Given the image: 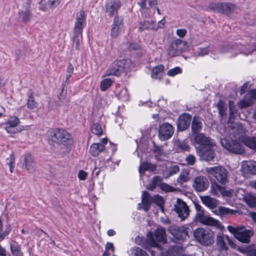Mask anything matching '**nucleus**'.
Returning <instances> with one entry per match:
<instances>
[{"instance_id":"obj_31","label":"nucleus","mask_w":256,"mask_h":256,"mask_svg":"<svg viewBox=\"0 0 256 256\" xmlns=\"http://www.w3.org/2000/svg\"><path fill=\"white\" fill-rule=\"evenodd\" d=\"M236 8V6L232 4L222 2L221 14H230L235 10Z\"/></svg>"},{"instance_id":"obj_23","label":"nucleus","mask_w":256,"mask_h":256,"mask_svg":"<svg viewBox=\"0 0 256 256\" xmlns=\"http://www.w3.org/2000/svg\"><path fill=\"white\" fill-rule=\"evenodd\" d=\"M122 19L118 16H115L110 30V36L112 38H116L118 36L122 28Z\"/></svg>"},{"instance_id":"obj_1","label":"nucleus","mask_w":256,"mask_h":256,"mask_svg":"<svg viewBox=\"0 0 256 256\" xmlns=\"http://www.w3.org/2000/svg\"><path fill=\"white\" fill-rule=\"evenodd\" d=\"M194 207L196 211L194 218L195 222H200L204 225L214 226L217 228H221L220 222L212 217L206 216L204 210L198 204L195 203Z\"/></svg>"},{"instance_id":"obj_37","label":"nucleus","mask_w":256,"mask_h":256,"mask_svg":"<svg viewBox=\"0 0 256 256\" xmlns=\"http://www.w3.org/2000/svg\"><path fill=\"white\" fill-rule=\"evenodd\" d=\"M156 169V166L154 164L142 162L139 167V172L141 174L146 170L154 171Z\"/></svg>"},{"instance_id":"obj_48","label":"nucleus","mask_w":256,"mask_h":256,"mask_svg":"<svg viewBox=\"0 0 256 256\" xmlns=\"http://www.w3.org/2000/svg\"><path fill=\"white\" fill-rule=\"evenodd\" d=\"M210 51V47H206L204 48H198L197 50V55L198 56H204L208 54Z\"/></svg>"},{"instance_id":"obj_43","label":"nucleus","mask_w":256,"mask_h":256,"mask_svg":"<svg viewBox=\"0 0 256 256\" xmlns=\"http://www.w3.org/2000/svg\"><path fill=\"white\" fill-rule=\"evenodd\" d=\"M92 132L98 136H101L103 132V130L102 126L98 123L94 124L91 127Z\"/></svg>"},{"instance_id":"obj_21","label":"nucleus","mask_w":256,"mask_h":256,"mask_svg":"<svg viewBox=\"0 0 256 256\" xmlns=\"http://www.w3.org/2000/svg\"><path fill=\"white\" fill-rule=\"evenodd\" d=\"M192 116L188 114L180 115L177 121V128L178 130L183 131L187 129L190 124Z\"/></svg>"},{"instance_id":"obj_59","label":"nucleus","mask_w":256,"mask_h":256,"mask_svg":"<svg viewBox=\"0 0 256 256\" xmlns=\"http://www.w3.org/2000/svg\"><path fill=\"white\" fill-rule=\"evenodd\" d=\"M88 176V173L83 170L79 171L78 174V178L81 180H84Z\"/></svg>"},{"instance_id":"obj_45","label":"nucleus","mask_w":256,"mask_h":256,"mask_svg":"<svg viewBox=\"0 0 256 256\" xmlns=\"http://www.w3.org/2000/svg\"><path fill=\"white\" fill-rule=\"evenodd\" d=\"M132 254L134 256H148L146 251L138 247H134L131 250Z\"/></svg>"},{"instance_id":"obj_9","label":"nucleus","mask_w":256,"mask_h":256,"mask_svg":"<svg viewBox=\"0 0 256 256\" xmlns=\"http://www.w3.org/2000/svg\"><path fill=\"white\" fill-rule=\"evenodd\" d=\"M212 145H198L196 147L197 153L200 158L206 161H210L214 156Z\"/></svg>"},{"instance_id":"obj_6","label":"nucleus","mask_w":256,"mask_h":256,"mask_svg":"<svg viewBox=\"0 0 256 256\" xmlns=\"http://www.w3.org/2000/svg\"><path fill=\"white\" fill-rule=\"evenodd\" d=\"M188 47V45L186 42L176 39L170 44L168 50V54L172 57L178 56L186 51Z\"/></svg>"},{"instance_id":"obj_40","label":"nucleus","mask_w":256,"mask_h":256,"mask_svg":"<svg viewBox=\"0 0 256 256\" xmlns=\"http://www.w3.org/2000/svg\"><path fill=\"white\" fill-rule=\"evenodd\" d=\"M222 2H211L207 7L206 10L221 13Z\"/></svg>"},{"instance_id":"obj_63","label":"nucleus","mask_w":256,"mask_h":256,"mask_svg":"<svg viewBox=\"0 0 256 256\" xmlns=\"http://www.w3.org/2000/svg\"><path fill=\"white\" fill-rule=\"evenodd\" d=\"M228 105H229V110H230V113L231 114H234L235 111V108H234V102H232V100L229 101Z\"/></svg>"},{"instance_id":"obj_26","label":"nucleus","mask_w":256,"mask_h":256,"mask_svg":"<svg viewBox=\"0 0 256 256\" xmlns=\"http://www.w3.org/2000/svg\"><path fill=\"white\" fill-rule=\"evenodd\" d=\"M241 169L244 172L256 175V162L243 161L241 164Z\"/></svg>"},{"instance_id":"obj_14","label":"nucleus","mask_w":256,"mask_h":256,"mask_svg":"<svg viewBox=\"0 0 256 256\" xmlns=\"http://www.w3.org/2000/svg\"><path fill=\"white\" fill-rule=\"evenodd\" d=\"M168 231L174 238L178 240L185 239L188 234V228L186 227L171 226L168 228Z\"/></svg>"},{"instance_id":"obj_28","label":"nucleus","mask_w":256,"mask_h":256,"mask_svg":"<svg viewBox=\"0 0 256 256\" xmlns=\"http://www.w3.org/2000/svg\"><path fill=\"white\" fill-rule=\"evenodd\" d=\"M30 2L31 1L29 0L28 2V6L26 8L25 10H22L19 12L20 18L22 20V21L24 22L29 21L31 19L32 16V13L30 9Z\"/></svg>"},{"instance_id":"obj_30","label":"nucleus","mask_w":256,"mask_h":256,"mask_svg":"<svg viewBox=\"0 0 256 256\" xmlns=\"http://www.w3.org/2000/svg\"><path fill=\"white\" fill-rule=\"evenodd\" d=\"M202 203L210 209L214 208L216 206V201L208 196H203L200 197Z\"/></svg>"},{"instance_id":"obj_18","label":"nucleus","mask_w":256,"mask_h":256,"mask_svg":"<svg viewBox=\"0 0 256 256\" xmlns=\"http://www.w3.org/2000/svg\"><path fill=\"white\" fill-rule=\"evenodd\" d=\"M209 185L208 180L203 176H198L194 179L192 186L198 192H203Z\"/></svg>"},{"instance_id":"obj_11","label":"nucleus","mask_w":256,"mask_h":256,"mask_svg":"<svg viewBox=\"0 0 256 256\" xmlns=\"http://www.w3.org/2000/svg\"><path fill=\"white\" fill-rule=\"evenodd\" d=\"M224 148L232 154H244L246 148H250L256 152V145H222Z\"/></svg>"},{"instance_id":"obj_35","label":"nucleus","mask_w":256,"mask_h":256,"mask_svg":"<svg viewBox=\"0 0 256 256\" xmlns=\"http://www.w3.org/2000/svg\"><path fill=\"white\" fill-rule=\"evenodd\" d=\"M224 239H226V236H224L222 233H220L216 236V241L217 245L220 250H226L228 248L224 242Z\"/></svg>"},{"instance_id":"obj_29","label":"nucleus","mask_w":256,"mask_h":256,"mask_svg":"<svg viewBox=\"0 0 256 256\" xmlns=\"http://www.w3.org/2000/svg\"><path fill=\"white\" fill-rule=\"evenodd\" d=\"M164 67L162 64H160L153 68L152 77L155 79H160L163 76Z\"/></svg>"},{"instance_id":"obj_15","label":"nucleus","mask_w":256,"mask_h":256,"mask_svg":"<svg viewBox=\"0 0 256 256\" xmlns=\"http://www.w3.org/2000/svg\"><path fill=\"white\" fill-rule=\"evenodd\" d=\"M124 68V60H120L113 62L107 70L108 75L119 76Z\"/></svg>"},{"instance_id":"obj_42","label":"nucleus","mask_w":256,"mask_h":256,"mask_svg":"<svg viewBox=\"0 0 256 256\" xmlns=\"http://www.w3.org/2000/svg\"><path fill=\"white\" fill-rule=\"evenodd\" d=\"M6 164L9 166L10 172H13L15 167V156L13 153L10 154L9 157L6 159Z\"/></svg>"},{"instance_id":"obj_50","label":"nucleus","mask_w":256,"mask_h":256,"mask_svg":"<svg viewBox=\"0 0 256 256\" xmlns=\"http://www.w3.org/2000/svg\"><path fill=\"white\" fill-rule=\"evenodd\" d=\"M181 72V70L179 67H176L173 68L170 70L168 72L167 74L170 76H174L178 74Z\"/></svg>"},{"instance_id":"obj_41","label":"nucleus","mask_w":256,"mask_h":256,"mask_svg":"<svg viewBox=\"0 0 256 256\" xmlns=\"http://www.w3.org/2000/svg\"><path fill=\"white\" fill-rule=\"evenodd\" d=\"M82 40V34L73 32L72 44L76 50H79L80 42Z\"/></svg>"},{"instance_id":"obj_60","label":"nucleus","mask_w":256,"mask_h":256,"mask_svg":"<svg viewBox=\"0 0 256 256\" xmlns=\"http://www.w3.org/2000/svg\"><path fill=\"white\" fill-rule=\"evenodd\" d=\"M140 45L136 42H132L128 46V48L130 50H138L140 48Z\"/></svg>"},{"instance_id":"obj_44","label":"nucleus","mask_w":256,"mask_h":256,"mask_svg":"<svg viewBox=\"0 0 256 256\" xmlns=\"http://www.w3.org/2000/svg\"><path fill=\"white\" fill-rule=\"evenodd\" d=\"M112 80L110 78H104L100 82V89L102 91L108 90L112 84Z\"/></svg>"},{"instance_id":"obj_2","label":"nucleus","mask_w":256,"mask_h":256,"mask_svg":"<svg viewBox=\"0 0 256 256\" xmlns=\"http://www.w3.org/2000/svg\"><path fill=\"white\" fill-rule=\"evenodd\" d=\"M227 228L234 238L242 243H249L250 237L254 234L252 230H246L244 226L236 227L228 226Z\"/></svg>"},{"instance_id":"obj_53","label":"nucleus","mask_w":256,"mask_h":256,"mask_svg":"<svg viewBox=\"0 0 256 256\" xmlns=\"http://www.w3.org/2000/svg\"><path fill=\"white\" fill-rule=\"evenodd\" d=\"M74 72V67L72 64H70L67 68L66 76V82H68L70 78L72 76Z\"/></svg>"},{"instance_id":"obj_33","label":"nucleus","mask_w":256,"mask_h":256,"mask_svg":"<svg viewBox=\"0 0 256 256\" xmlns=\"http://www.w3.org/2000/svg\"><path fill=\"white\" fill-rule=\"evenodd\" d=\"M105 150L104 145H90L89 152L94 156H96Z\"/></svg>"},{"instance_id":"obj_22","label":"nucleus","mask_w":256,"mask_h":256,"mask_svg":"<svg viewBox=\"0 0 256 256\" xmlns=\"http://www.w3.org/2000/svg\"><path fill=\"white\" fill-rule=\"evenodd\" d=\"M256 99V90H250L244 97V99L238 103L240 108L248 107L253 103V100Z\"/></svg>"},{"instance_id":"obj_24","label":"nucleus","mask_w":256,"mask_h":256,"mask_svg":"<svg viewBox=\"0 0 256 256\" xmlns=\"http://www.w3.org/2000/svg\"><path fill=\"white\" fill-rule=\"evenodd\" d=\"M196 144H213L210 138L202 133H194L190 137Z\"/></svg>"},{"instance_id":"obj_39","label":"nucleus","mask_w":256,"mask_h":256,"mask_svg":"<svg viewBox=\"0 0 256 256\" xmlns=\"http://www.w3.org/2000/svg\"><path fill=\"white\" fill-rule=\"evenodd\" d=\"M244 200L250 207L256 206V196L252 194H246L244 196Z\"/></svg>"},{"instance_id":"obj_4","label":"nucleus","mask_w":256,"mask_h":256,"mask_svg":"<svg viewBox=\"0 0 256 256\" xmlns=\"http://www.w3.org/2000/svg\"><path fill=\"white\" fill-rule=\"evenodd\" d=\"M205 172L213 176L222 184H225L228 182L229 172L223 166H218L206 168Z\"/></svg>"},{"instance_id":"obj_54","label":"nucleus","mask_w":256,"mask_h":256,"mask_svg":"<svg viewBox=\"0 0 256 256\" xmlns=\"http://www.w3.org/2000/svg\"><path fill=\"white\" fill-rule=\"evenodd\" d=\"M218 106L220 114L222 116L224 114L226 109V108L224 106V104L222 102V101L220 100L218 104Z\"/></svg>"},{"instance_id":"obj_36","label":"nucleus","mask_w":256,"mask_h":256,"mask_svg":"<svg viewBox=\"0 0 256 256\" xmlns=\"http://www.w3.org/2000/svg\"><path fill=\"white\" fill-rule=\"evenodd\" d=\"M26 104L28 108L30 109L36 108L38 105V102L35 100V99L33 96L32 92L30 90L28 92Z\"/></svg>"},{"instance_id":"obj_52","label":"nucleus","mask_w":256,"mask_h":256,"mask_svg":"<svg viewBox=\"0 0 256 256\" xmlns=\"http://www.w3.org/2000/svg\"><path fill=\"white\" fill-rule=\"evenodd\" d=\"M179 167L178 166H174L169 167L168 168V172L169 174L168 176L177 173L179 171Z\"/></svg>"},{"instance_id":"obj_13","label":"nucleus","mask_w":256,"mask_h":256,"mask_svg":"<svg viewBox=\"0 0 256 256\" xmlns=\"http://www.w3.org/2000/svg\"><path fill=\"white\" fill-rule=\"evenodd\" d=\"M20 164H22V168L27 170L30 171L35 168V159L30 153H26L22 156Z\"/></svg>"},{"instance_id":"obj_38","label":"nucleus","mask_w":256,"mask_h":256,"mask_svg":"<svg viewBox=\"0 0 256 256\" xmlns=\"http://www.w3.org/2000/svg\"><path fill=\"white\" fill-rule=\"evenodd\" d=\"M224 186H221L216 182L212 183L210 186V192L214 196H218L220 194H221V192Z\"/></svg>"},{"instance_id":"obj_7","label":"nucleus","mask_w":256,"mask_h":256,"mask_svg":"<svg viewBox=\"0 0 256 256\" xmlns=\"http://www.w3.org/2000/svg\"><path fill=\"white\" fill-rule=\"evenodd\" d=\"M152 202H154L159 206L163 211V209L162 208V206L164 203L162 197L159 195H155L152 197L147 192H144L142 195V204L144 210L148 211L149 210L150 206Z\"/></svg>"},{"instance_id":"obj_17","label":"nucleus","mask_w":256,"mask_h":256,"mask_svg":"<svg viewBox=\"0 0 256 256\" xmlns=\"http://www.w3.org/2000/svg\"><path fill=\"white\" fill-rule=\"evenodd\" d=\"M86 15L83 10H81L78 14L74 23L73 32L82 34L83 28L86 26Z\"/></svg>"},{"instance_id":"obj_49","label":"nucleus","mask_w":256,"mask_h":256,"mask_svg":"<svg viewBox=\"0 0 256 256\" xmlns=\"http://www.w3.org/2000/svg\"><path fill=\"white\" fill-rule=\"evenodd\" d=\"M107 251H111L112 253L114 252V248L113 244L111 242H107L106 246V250L103 254V256H108L110 254H107Z\"/></svg>"},{"instance_id":"obj_51","label":"nucleus","mask_w":256,"mask_h":256,"mask_svg":"<svg viewBox=\"0 0 256 256\" xmlns=\"http://www.w3.org/2000/svg\"><path fill=\"white\" fill-rule=\"evenodd\" d=\"M64 0H48V4L50 8L56 6L64 3Z\"/></svg>"},{"instance_id":"obj_16","label":"nucleus","mask_w":256,"mask_h":256,"mask_svg":"<svg viewBox=\"0 0 256 256\" xmlns=\"http://www.w3.org/2000/svg\"><path fill=\"white\" fill-rule=\"evenodd\" d=\"M20 121L16 116H10L6 123V130L9 134H16L20 132L22 129L18 128Z\"/></svg>"},{"instance_id":"obj_58","label":"nucleus","mask_w":256,"mask_h":256,"mask_svg":"<svg viewBox=\"0 0 256 256\" xmlns=\"http://www.w3.org/2000/svg\"><path fill=\"white\" fill-rule=\"evenodd\" d=\"M186 161L188 164L193 165L195 163L196 158L193 155L190 154L186 158Z\"/></svg>"},{"instance_id":"obj_12","label":"nucleus","mask_w":256,"mask_h":256,"mask_svg":"<svg viewBox=\"0 0 256 256\" xmlns=\"http://www.w3.org/2000/svg\"><path fill=\"white\" fill-rule=\"evenodd\" d=\"M174 210L182 220H184L189 215V208L185 202L180 198L176 200L174 204Z\"/></svg>"},{"instance_id":"obj_56","label":"nucleus","mask_w":256,"mask_h":256,"mask_svg":"<svg viewBox=\"0 0 256 256\" xmlns=\"http://www.w3.org/2000/svg\"><path fill=\"white\" fill-rule=\"evenodd\" d=\"M233 190H226L224 187L222 190L221 192V195L224 197H231L232 195Z\"/></svg>"},{"instance_id":"obj_5","label":"nucleus","mask_w":256,"mask_h":256,"mask_svg":"<svg viewBox=\"0 0 256 256\" xmlns=\"http://www.w3.org/2000/svg\"><path fill=\"white\" fill-rule=\"evenodd\" d=\"M194 234L196 240L204 246L210 245L214 242V234L208 229L198 228L194 232Z\"/></svg>"},{"instance_id":"obj_27","label":"nucleus","mask_w":256,"mask_h":256,"mask_svg":"<svg viewBox=\"0 0 256 256\" xmlns=\"http://www.w3.org/2000/svg\"><path fill=\"white\" fill-rule=\"evenodd\" d=\"M116 96L123 102H127L129 100L130 96L128 90L125 88L118 87L116 90Z\"/></svg>"},{"instance_id":"obj_34","label":"nucleus","mask_w":256,"mask_h":256,"mask_svg":"<svg viewBox=\"0 0 256 256\" xmlns=\"http://www.w3.org/2000/svg\"><path fill=\"white\" fill-rule=\"evenodd\" d=\"M190 176L189 171L188 170H184L180 173L177 182L180 184H182L183 183L190 180Z\"/></svg>"},{"instance_id":"obj_25","label":"nucleus","mask_w":256,"mask_h":256,"mask_svg":"<svg viewBox=\"0 0 256 256\" xmlns=\"http://www.w3.org/2000/svg\"><path fill=\"white\" fill-rule=\"evenodd\" d=\"M138 31L141 32L144 30H157L156 24L153 20H144L140 22L138 24Z\"/></svg>"},{"instance_id":"obj_8","label":"nucleus","mask_w":256,"mask_h":256,"mask_svg":"<svg viewBox=\"0 0 256 256\" xmlns=\"http://www.w3.org/2000/svg\"><path fill=\"white\" fill-rule=\"evenodd\" d=\"M253 50L252 48H244V46L238 44L235 46H223L219 50V52L221 54L230 53L229 56L232 57L234 56L241 52L248 55L251 54Z\"/></svg>"},{"instance_id":"obj_46","label":"nucleus","mask_w":256,"mask_h":256,"mask_svg":"<svg viewBox=\"0 0 256 256\" xmlns=\"http://www.w3.org/2000/svg\"><path fill=\"white\" fill-rule=\"evenodd\" d=\"M10 250L12 256H22V252L20 250V247L17 244L10 246Z\"/></svg>"},{"instance_id":"obj_62","label":"nucleus","mask_w":256,"mask_h":256,"mask_svg":"<svg viewBox=\"0 0 256 256\" xmlns=\"http://www.w3.org/2000/svg\"><path fill=\"white\" fill-rule=\"evenodd\" d=\"M166 24V20L164 18H163L162 20H160L158 22L156 28H162Z\"/></svg>"},{"instance_id":"obj_55","label":"nucleus","mask_w":256,"mask_h":256,"mask_svg":"<svg viewBox=\"0 0 256 256\" xmlns=\"http://www.w3.org/2000/svg\"><path fill=\"white\" fill-rule=\"evenodd\" d=\"M11 230V227L10 226H8L6 229L2 232H0V241L2 240L4 238L9 234Z\"/></svg>"},{"instance_id":"obj_3","label":"nucleus","mask_w":256,"mask_h":256,"mask_svg":"<svg viewBox=\"0 0 256 256\" xmlns=\"http://www.w3.org/2000/svg\"><path fill=\"white\" fill-rule=\"evenodd\" d=\"M48 140L52 142L66 143L72 142L71 135L62 128H54L48 132Z\"/></svg>"},{"instance_id":"obj_32","label":"nucleus","mask_w":256,"mask_h":256,"mask_svg":"<svg viewBox=\"0 0 256 256\" xmlns=\"http://www.w3.org/2000/svg\"><path fill=\"white\" fill-rule=\"evenodd\" d=\"M202 128V123L200 119L198 117H194L192 124V134L198 133Z\"/></svg>"},{"instance_id":"obj_10","label":"nucleus","mask_w":256,"mask_h":256,"mask_svg":"<svg viewBox=\"0 0 256 256\" xmlns=\"http://www.w3.org/2000/svg\"><path fill=\"white\" fill-rule=\"evenodd\" d=\"M174 132L173 126L168 122H165L159 127L158 138L161 140H166L172 136Z\"/></svg>"},{"instance_id":"obj_61","label":"nucleus","mask_w":256,"mask_h":256,"mask_svg":"<svg viewBox=\"0 0 256 256\" xmlns=\"http://www.w3.org/2000/svg\"><path fill=\"white\" fill-rule=\"evenodd\" d=\"M148 0H140L138 2V5L142 8H146V2Z\"/></svg>"},{"instance_id":"obj_19","label":"nucleus","mask_w":256,"mask_h":256,"mask_svg":"<svg viewBox=\"0 0 256 256\" xmlns=\"http://www.w3.org/2000/svg\"><path fill=\"white\" fill-rule=\"evenodd\" d=\"M122 6V2L114 0H106L104 4L105 12L108 14L110 17H112L116 14L118 10Z\"/></svg>"},{"instance_id":"obj_57","label":"nucleus","mask_w":256,"mask_h":256,"mask_svg":"<svg viewBox=\"0 0 256 256\" xmlns=\"http://www.w3.org/2000/svg\"><path fill=\"white\" fill-rule=\"evenodd\" d=\"M187 34V30L184 28L178 29L176 30V35L180 38H183Z\"/></svg>"},{"instance_id":"obj_47","label":"nucleus","mask_w":256,"mask_h":256,"mask_svg":"<svg viewBox=\"0 0 256 256\" xmlns=\"http://www.w3.org/2000/svg\"><path fill=\"white\" fill-rule=\"evenodd\" d=\"M218 211L220 214L222 216H224L227 214H234L236 211L229 208L220 206L218 208Z\"/></svg>"},{"instance_id":"obj_64","label":"nucleus","mask_w":256,"mask_h":256,"mask_svg":"<svg viewBox=\"0 0 256 256\" xmlns=\"http://www.w3.org/2000/svg\"><path fill=\"white\" fill-rule=\"evenodd\" d=\"M248 86V82H245L242 86L241 89H240V94H244L245 92L246 91V90L247 89Z\"/></svg>"},{"instance_id":"obj_20","label":"nucleus","mask_w":256,"mask_h":256,"mask_svg":"<svg viewBox=\"0 0 256 256\" xmlns=\"http://www.w3.org/2000/svg\"><path fill=\"white\" fill-rule=\"evenodd\" d=\"M162 179L160 176H154L152 178L151 184L148 186V189L152 190L156 186H158L162 190L166 192L172 191L173 188L166 184L162 183Z\"/></svg>"}]
</instances>
